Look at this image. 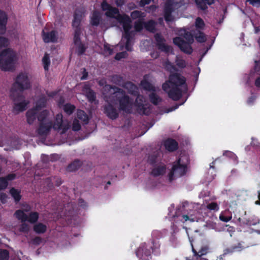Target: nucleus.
Listing matches in <instances>:
<instances>
[{
    "label": "nucleus",
    "instance_id": "nucleus-1",
    "mask_svg": "<svg viewBox=\"0 0 260 260\" xmlns=\"http://www.w3.org/2000/svg\"><path fill=\"white\" fill-rule=\"evenodd\" d=\"M103 94L107 102L104 106V112L110 119L115 120L119 116L118 110L110 102H118L119 104V110L126 113L131 112L132 104L130 98L123 89L116 86L106 84L103 87Z\"/></svg>",
    "mask_w": 260,
    "mask_h": 260
},
{
    "label": "nucleus",
    "instance_id": "nucleus-2",
    "mask_svg": "<svg viewBox=\"0 0 260 260\" xmlns=\"http://www.w3.org/2000/svg\"><path fill=\"white\" fill-rule=\"evenodd\" d=\"M101 8L103 11H105V15L107 17L106 19L110 20L109 21V23L115 24L116 25L117 22H119L122 25L124 32L121 41L125 44L126 50L131 51L132 40L134 33L132 30V21L129 17L125 14H120L117 8L113 7L106 1L102 3Z\"/></svg>",
    "mask_w": 260,
    "mask_h": 260
},
{
    "label": "nucleus",
    "instance_id": "nucleus-3",
    "mask_svg": "<svg viewBox=\"0 0 260 260\" xmlns=\"http://www.w3.org/2000/svg\"><path fill=\"white\" fill-rule=\"evenodd\" d=\"M30 87L31 84L27 74L22 72L19 73L15 79L10 94L14 102L13 111L16 114L26 109L29 102L25 99L23 91Z\"/></svg>",
    "mask_w": 260,
    "mask_h": 260
},
{
    "label": "nucleus",
    "instance_id": "nucleus-4",
    "mask_svg": "<svg viewBox=\"0 0 260 260\" xmlns=\"http://www.w3.org/2000/svg\"><path fill=\"white\" fill-rule=\"evenodd\" d=\"M162 88L174 101L180 99L188 90L185 78L178 73L171 75L169 81L162 84Z\"/></svg>",
    "mask_w": 260,
    "mask_h": 260
},
{
    "label": "nucleus",
    "instance_id": "nucleus-5",
    "mask_svg": "<svg viewBox=\"0 0 260 260\" xmlns=\"http://www.w3.org/2000/svg\"><path fill=\"white\" fill-rule=\"evenodd\" d=\"M52 127L54 129L61 130L60 132L61 134L66 133L68 129V127L64 125L63 124L62 114H58L56 115V119L53 125L52 122L40 123L39 127L37 129L38 134L42 137L46 136Z\"/></svg>",
    "mask_w": 260,
    "mask_h": 260
},
{
    "label": "nucleus",
    "instance_id": "nucleus-6",
    "mask_svg": "<svg viewBox=\"0 0 260 260\" xmlns=\"http://www.w3.org/2000/svg\"><path fill=\"white\" fill-rule=\"evenodd\" d=\"M183 38L186 41L181 37H177L173 39V43L177 45L182 52L186 54H190L193 51L191 44H192L194 41L193 37L191 32L185 31Z\"/></svg>",
    "mask_w": 260,
    "mask_h": 260
},
{
    "label": "nucleus",
    "instance_id": "nucleus-7",
    "mask_svg": "<svg viewBox=\"0 0 260 260\" xmlns=\"http://www.w3.org/2000/svg\"><path fill=\"white\" fill-rule=\"evenodd\" d=\"M184 4L183 1L176 2L174 0H167L164 7V18L167 22L173 21L172 13Z\"/></svg>",
    "mask_w": 260,
    "mask_h": 260
},
{
    "label": "nucleus",
    "instance_id": "nucleus-8",
    "mask_svg": "<svg viewBox=\"0 0 260 260\" xmlns=\"http://www.w3.org/2000/svg\"><path fill=\"white\" fill-rule=\"evenodd\" d=\"M110 20H107L103 18L102 14L98 11H94L90 18V24L93 26H99L102 29H107L110 27L115 26V24H110L109 21Z\"/></svg>",
    "mask_w": 260,
    "mask_h": 260
},
{
    "label": "nucleus",
    "instance_id": "nucleus-9",
    "mask_svg": "<svg viewBox=\"0 0 260 260\" xmlns=\"http://www.w3.org/2000/svg\"><path fill=\"white\" fill-rule=\"evenodd\" d=\"M181 158H180L177 160L176 164L173 166L171 171L168 175V180L170 182L186 174L187 172L186 165L181 164Z\"/></svg>",
    "mask_w": 260,
    "mask_h": 260
},
{
    "label": "nucleus",
    "instance_id": "nucleus-10",
    "mask_svg": "<svg viewBox=\"0 0 260 260\" xmlns=\"http://www.w3.org/2000/svg\"><path fill=\"white\" fill-rule=\"evenodd\" d=\"M81 32L79 28L75 29L74 30V43L76 47V52L79 56L84 54L86 50V47L81 42L80 37Z\"/></svg>",
    "mask_w": 260,
    "mask_h": 260
},
{
    "label": "nucleus",
    "instance_id": "nucleus-11",
    "mask_svg": "<svg viewBox=\"0 0 260 260\" xmlns=\"http://www.w3.org/2000/svg\"><path fill=\"white\" fill-rule=\"evenodd\" d=\"M156 41V45L157 48L162 52L168 53L172 51V48L166 44V40L160 34H156L154 35Z\"/></svg>",
    "mask_w": 260,
    "mask_h": 260
},
{
    "label": "nucleus",
    "instance_id": "nucleus-12",
    "mask_svg": "<svg viewBox=\"0 0 260 260\" xmlns=\"http://www.w3.org/2000/svg\"><path fill=\"white\" fill-rule=\"evenodd\" d=\"M161 158V152L159 150H157L148 154L147 162L152 166L159 165V164H162Z\"/></svg>",
    "mask_w": 260,
    "mask_h": 260
},
{
    "label": "nucleus",
    "instance_id": "nucleus-13",
    "mask_svg": "<svg viewBox=\"0 0 260 260\" xmlns=\"http://www.w3.org/2000/svg\"><path fill=\"white\" fill-rule=\"evenodd\" d=\"M42 37L44 42L46 43L50 42H56L58 39V34L55 30L46 32L44 30L42 31Z\"/></svg>",
    "mask_w": 260,
    "mask_h": 260
},
{
    "label": "nucleus",
    "instance_id": "nucleus-14",
    "mask_svg": "<svg viewBox=\"0 0 260 260\" xmlns=\"http://www.w3.org/2000/svg\"><path fill=\"white\" fill-rule=\"evenodd\" d=\"M151 174L154 177H158L164 175L166 171V165L162 164H159L156 166H152Z\"/></svg>",
    "mask_w": 260,
    "mask_h": 260
},
{
    "label": "nucleus",
    "instance_id": "nucleus-15",
    "mask_svg": "<svg viewBox=\"0 0 260 260\" xmlns=\"http://www.w3.org/2000/svg\"><path fill=\"white\" fill-rule=\"evenodd\" d=\"M121 86L123 88L126 89L129 94L133 95H138L139 94V88L133 83L128 81L123 83Z\"/></svg>",
    "mask_w": 260,
    "mask_h": 260
},
{
    "label": "nucleus",
    "instance_id": "nucleus-16",
    "mask_svg": "<svg viewBox=\"0 0 260 260\" xmlns=\"http://www.w3.org/2000/svg\"><path fill=\"white\" fill-rule=\"evenodd\" d=\"M197 7L198 9L206 12L208 6L215 3V0H194Z\"/></svg>",
    "mask_w": 260,
    "mask_h": 260
},
{
    "label": "nucleus",
    "instance_id": "nucleus-17",
    "mask_svg": "<svg viewBox=\"0 0 260 260\" xmlns=\"http://www.w3.org/2000/svg\"><path fill=\"white\" fill-rule=\"evenodd\" d=\"M82 18V12L79 10H76L74 15V20L72 22V26L75 29L79 28L81 31L79 27Z\"/></svg>",
    "mask_w": 260,
    "mask_h": 260
},
{
    "label": "nucleus",
    "instance_id": "nucleus-18",
    "mask_svg": "<svg viewBox=\"0 0 260 260\" xmlns=\"http://www.w3.org/2000/svg\"><path fill=\"white\" fill-rule=\"evenodd\" d=\"M8 17L6 13L0 10V35L4 34L6 30Z\"/></svg>",
    "mask_w": 260,
    "mask_h": 260
},
{
    "label": "nucleus",
    "instance_id": "nucleus-19",
    "mask_svg": "<svg viewBox=\"0 0 260 260\" xmlns=\"http://www.w3.org/2000/svg\"><path fill=\"white\" fill-rule=\"evenodd\" d=\"M39 111H37L35 109H31L28 110L26 113L27 123L31 125L36 120L37 117V114Z\"/></svg>",
    "mask_w": 260,
    "mask_h": 260
},
{
    "label": "nucleus",
    "instance_id": "nucleus-20",
    "mask_svg": "<svg viewBox=\"0 0 260 260\" xmlns=\"http://www.w3.org/2000/svg\"><path fill=\"white\" fill-rule=\"evenodd\" d=\"M15 177L16 175L14 174H10L5 177H0V190L5 189L7 187L8 180H13Z\"/></svg>",
    "mask_w": 260,
    "mask_h": 260
},
{
    "label": "nucleus",
    "instance_id": "nucleus-21",
    "mask_svg": "<svg viewBox=\"0 0 260 260\" xmlns=\"http://www.w3.org/2000/svg\"><path fill=\"white\" fill-rule=\"evenodd\" d=\"M164 145L166 149L171 152L174 151L178 148L177 142L172 139H168L166 140Z\"/></svg>",
    "mask_w": 260,
    "mask_h": 260
},
{
    "label": "nucleus",
    "instance_id": "nucleus-22",
    "mask_svg": "<svg viewBox=\"0 0 260 260\" xmlns=\"http://www.w3.org/2000/svg\"><path fill=\"white\" fill-rule=\"evenodd\" d=\"M136 254L137 257L145 259L144 256L148 257L151 255V251L150 250L147 249L144 246L139 247L136 251Z\"/></svg>",
    "mask_w": 260,
    "mask_h": 260
},
{
    "label": "nucleus",
    "instance_id": "nucleus-23",
    "mask_svg": "<svg viewBox=\"0 0 260 260\" xmlns=\"http://www.w3.org/2000/svg\"><path fill=\"white\" fill-rule=\"evenodd\" d=\"M47 100L46 96L44 95H41L39 99L37 101L36 106L33 108L36 109L38 111H40L42 108H44L46 106Z\"/></svg>",
    "mask_w": 260,
    "mask_h": 260
},
{
    "label": "nucleus",
    "instance_id": "nucleus-24",
    "mask_svg": "<svg viewBox=\"0 0 260 260\" xmlns=\"http://www.w3.org/2000/svg\"><path fill=\"white\" fill-rule=\"evenodd\" d=\"M82 162L79 159H75L68 165L67 170L68 172H74L78 170L82 166Z\"/></svg>",
    "mask_w": 260,
    "mask_h": 260
},
{
    "label": "nucleus",
    "instance_id": "nucleus-25",
    "mask_svg": "<svg viewBox=\"0 0 260 260\" xmlns=\"http://www.w3.org/2000/svg\"><path fill=\"white\" fill-rule=\"evenodd\" d=\"M243 249V246L240 243H238L237 245H233L230 248H228L224 250V252L223 253V255H225L226 254L230 253H232L235 251H241Z\"/></svg>",
    "mask_w": 260,
    "mask_h": 260
},
{
    "label": "nucleus",
    "instance_id": "nucleus-26",
    "mask_svg": "<svg viewBox=\"0 0 260 260\" xmlns=\"http://www.w3.org/2000/svg\"><path fill=\"white\" fill-rule=\"evenodd\" d=\"M48 112L47 110H43L39 115L37 114L38 121H39L40 123H47V122H52L51 120L48 118Z\"/></svg>",
    "mask_w": 260,
    "mask_h": 260
},
{
    "label": "nucleus",
    "instance_id": "nucleus-27",
    "mask_svg": "<svg viewBox=\"0 0 260 260\" xmlns=\"http://www.w3.org/2000/svg\"><path fill=\"white\" fill-rule=\"evenodd\" d=\"M77 117L78 119L81 120L84 124L88 122V117L85 112L82 110H78L77 112Z\"/></svg>",
    "mask_w": 260,
    "mask_h": 260
},
{
    "label": "nucleus",
    "instance_id": "nucleus-28",
    "mask_svg": "<svg viewBox=\"0 0 260 260\" xmlns=\"http://www.w3.org/2000/svg\"><path fill=\"white\" fill-rule=\"evenodd\" d=\"M46 230V226L42 223H38L34 226V230L37 234L44 233Z\"/></svg>",
    "mask_w": 260,
    "mask_h": 260
},
{
    "label": "nucleus",
    "instance_id": "nucleus-29",
    "mask_svg": "<svg viewBox=\"0 0 260 260\" xmlns=\"http://www.w3.org/2000/svg\"><path fill=\"white\" fill-rule=\"evenodd\" d=\"M260 223L259 219L256 218L255 216L245 219L243 224L250 226L255 225Z\"/></svg>",
    "mask_w": 260,
    "mask_h": 260
},
{
    "label": "nucleus",
    "instance_id": "nucleus-30",
    "mask_svg": "<svg viewBox=\"0 0 260 260\" xmlns=\"http://www.w3.org/2000/svg\"><path fill=\"white\" fill-rule=\"evenodd\" d=\"M15 215L16 218L20 220L22 222H25L28 219V215L25 214L24 211L22 210H17L15 213Z\"/></svg>",
    "mask_w": 260,
    "mask_h": 260
},
{
    "label": "nucleus",
    "instance_id": "nucleus-31",
    "mask_svg": "<svg viewBox=\"0 0 260 260\" xmlns=\"http://www.w3.org/2000/svg\"><path fill=\"white\" fill-rule=\"evenodd\" d=\"M10 193L16 202H18L21 200L20 191L18 189L12 188L10 189Z\"/></svg>",
    "mask_w": 260,
    "mask_h": 260
},
{
    "label": "nucleus",
    "instance_id": "nucleus-32",
    "mask_svg": "<svg viewBox=\"0 0 260 260\" xmlns=\"http://www.w3.org/2000/svg\"><path fill=\"white\" fill-rule=\"evenodd\" d=\"M149 99L150 102L155 105H157L161 101V98L154 92H152L149 94Z\"/></svg>",
    "mask_w": 260,
    "mask_h": 260
},
{
    "label": "nucleus",
    "instance_id": "nucleus-33",
    "mask_svg": "<svg viewBox=\"0 0 260 260\" xmlns=\"http://www.w3.org/2000/svg\"><path fill=\"white\" fill-rule=\"evenodd\" d=\"M141 85L142 87L146 90L155 91V87L147 81H142L141 82Z\"/></svg>",
    "mask_w": 260,
    "mask_h": 260
},
{
    "label": "nucleus",
    "instance_id": "nucleus-34",
    "mask_svg": "<svg viewBox=\"0 0 260 260\" xmlns=\"http://www.w3.org/2000/svg\"><path fill=\"white\" fill-rule=\"evenodd\" d=\"M28 217L27 220L31 223H34L37 222L38 219L39 214L37 212H31Z\"/></svg>",
    "mask_w": 260,
    "mask_h": 260
},
{
    "label": "nucleus",
    "instance_id": "nucleus-35",
    "mask_svg": "<svg viewBox=\"0 0 260 260\" xmlns=\"http://www.w3.org/2000/svg\"><path fill=\"white\" fill-rule=\"evenodd\" d=\"M146 29L151 32H154L155 30V22L153 20L147 22L145 24Z\"/></svg>",
    "mask_w": 260,
    "mask_h": 260
},
{
    "label": "nucleus",
    "instance_id": "nucleus-36",
    "mask_svg": "<svg viewBox=\"0 0 260 260\" xmlns=\"http://www.w3.org/2000/svg\"><path fill=\"white\" fill-rule=\"evenodd\" d=\"M86 94L87 99L90 102L92 103L95 101V93L92 90L89 89L86 91Z\"/></svg>",
    "mask_w": 260,
    "mask_h": 260
},
{
    "label": "nucleus",
    "instance_id": "nucleus-37",
    "mask_svg": "<svg viewBox=\"0 0 260 260\" xmlns=\"http://www.w3.org/2000/svg\"><path fill=\"white\" fill-rule=\"evenodd\" d=\"M182 218L184 220V221H187V220L190 222L198 221V218L193 214L183 215H182Z\"/></svg>",
    "mask_w": 260,
    "mask_h": 260
},
{
    "label": "nucleus",
    "instance_id": "nucleus-38",
    "mask_svg": "<svg viewBox=\"0 0 260 260\" xmlns=\"http://www.w3.org/2000/svg\"><path fill=\"white\" fill-rule=\"evenodd\" d=\"M75 109V107L70 104H67L63 107L64 112L69 115L73 113Z\"/></svg>",
    "mask_w": 260,
    "mask_h": 260
},
{
    "label": "nucleus",
    "instance_id": "nucleus-39",
    "mask_svg": "<svg viewBox=\"0 0 260 260\" xmlns=\"http://www.w3.org/2000/svg\"><path fill=\"white\" fill-rule=\"evenodd\" d=\"M137 98L135 101L136 105L140 108H143L144 106V98L142 95H141L139 93L138 95H135Z\"/></svg>",
    "mask_w": 260,
    "mask_h": 260
},
{
    "label": "nucleus",
    "instance_id": "nucleus-40",
    "mask_svg": "<svg viewBox=\"0 0 260 260\" xmlns=\"http://www.w3.org/2000/svg\"><path fill=\"white\" fill-rule=\"evenodd\" d=\"M205 25V23L201 18L197 17L196 18L195 21V26L197 29H203Z\"/></svg>",
    "mask_w": 260,
    "mask_h": 260
},
{
    "label": "nucleus",
    "instance_id": "nucleus-41",
    "mask_svg": "<svg viewBox=\"0 0 260 260\" xmlns=\"http://www.w3.org/2000/svg\"><path fill=\"white\" fill-rule=\"evenodd\" d=\"M195 38L197 41L200 43H203L206 41L204 34L200 31L195 35Z\"/></svg>",
    "mask_w": 260,
    "mask_h": 260
},
{
    "label": "nucleus",
    "instance_id": "nucleus-42",
    "mask_svg": "<svg viewBox=\"0 0 260 260\" xmlns=\"http://www.w3.org/2000/svg\"><path fill=\"white\" fill-rule=\"evenodd\" d=\"M176 65L181 68H184L186 67V62L181 57L177 56L176 58Z\"/></svg>",
    "mask_w": 260,
    "mask_h": 260
},
{
    "label": "nucleus",
    "instance_id": "nucleus-43",
    "mask_svg": "<svg viewBox=\"0 0 260 260\" xmlns=\"http://www.w3.org/2000/svg\"><path fill=\"white\" fill-rule=\"evenodd\" d=\"M81 124L79 123V121L78 119H75L73 120V124H72V129L74 131H78L81 128Z\"/></svg>",
    "mask_w": 260,
    "mask_h": 260
},
{
    "label": "nucleus",
    "instance_id": "nucleus-44",
    "mask_svg": "<svg viewBox=\"0 0 260 260\" xmlns=\"http://www.w3.org/2000/svg\"><path fill=\"white\" fill-rule=\"evenodd\" d=\"M209 246L208 245L202 247L201 249L199 251L198 255L199 257L205 255L208 252Z\"/></svg>",
    "mask_w": 260,
    "mask_h": 260
},
{
    "label": "nucleus",
    "instance_id": "nucleus-45",
    "mask_svg": "<svg viewBox=\"0 0 260 260\" xmlns=\"http://www.w3.org/2000/svg\"><path fill=\"white\" fill-rule=\"evenodd\" d=\"M9 253L7 250H0V260H8Z\"/></svg>",
    "mask_w": 260,
    "mask_h": 260
},
{
    "label": "nucleus",
    "instance_id": "nucleus-46",
    "mask_svg": "<svg viewBox=\"0 0 260 260\" xmlns=\"http://www.w3.org/2000/svg\"><path fill=\"white\" fill-rule=\"evenodd\" d=\"M142 14L143 13L141 11L135 10L131 13V16L133 19H136L142 17Z\"/></svg>",
    "mask_w": 260,
    "mask_h": 260
},
{
    "label": "nucleus",
    "instance_id": "nucleus-47",
    "mask_svg": "<svg viewBox=\"0 0 260 260\" xmlns=\"http://www.w3.org/2000/svg\"><path fill=\"white\" fill-rule=\"evenodd\" d=\"M29 230V225L25 222H22L19 228V231L23 233H27Z\"/></svg>",
    "mask_w": 260,
    "mask_h": 260
},
{
    "label": "nucleus",
    "instance_id": "nucleus-48",
    "mask_svg": "<svg viewBox=\"0 0 260 260\" xmlns=\"http://www.w3.org/2000/svg\"><path fill=\"white\" fill-rule=\"evenodd\" d=\"M43 62L44 63V68L45 70H48V67L50 64L49 58L47 54H45L43 58Z\"/></svg>",
    "mask_w": 260,
    "mask_h": 260
},
{
    "label": "nucleus",
    "instance_id": "nucleus-49",
    "mask_svg": "<svg viewBox=\"0 0 260 260\" xmlns=\"http://www.w3.org/2000/svg\"><path fill=\"white\" fill-rule=\"evenodd\" d=\"M207 207L208 209L211 210L217 211L219 209L218 205L216 203H214V202L208 204L207 205Z\"/></svg>",
    "mask_w": 260,
    "mask_h": 260
},
{
    "label": "nucleus",
    "instance_id": "nucleus-50",
    "mask_svg": "<svg viewBox=\"0 0 260 260\" xmlns=\"http://www.w3.org/2000/svg\"><path fill=\"white\" fill-rule=\"evenodd\" d=\"M247 2L253 7H260V0H247Z\"/></svg>",
    "mask_w": 260,
    "mask_h": 260
},
{
    "label": "nucleus",
    "instance_id": "nucleus-51",
    "mask_svg": "<svg viewBox=\"0 0 260 260\" xmlns=\"http://www.w3.org/2000/svg\"><path fill=\"white\" fill-rule=\"evenodd\" d=\"M104 51L106 53L109 55L113 53V49L111 48L110 45L108 44H105L104 46Z\"/></svg>",
    "mask_w": 260,
    "mask_h": 260
},
{
    "label": "nucleus",
    "instance_id": "nucleus-52",
    "mask_svg": "<svg viewBox=\"0 0 260 260\" xmlns=\"http://www.w3.org/2000/svg\"><path fill=\"white\" fill-rule=\"evenodd\" d=\"M223 155L230 158H234L236 159H237V156L235 155V154L233 152L230 151H225L223 152Z\"/></svg>",
    "mask_w": 260,
    "mask_h": 260
},
{
    "label": "nucleus",
    "instance_id": "nucleus-53",
    "mask_svg": "<svg viewBox=\"0 0 260 260\" xmlns=\"http://www.w3.org/2000/svg\"><path fill=\"white\" fill-rule=\"evenodd\" d=\"M42 241V239L40 237H36L32 239V243L35 245H39Z\"/></svg>",
    "mask_w": 260,
    "mask_h": 260
},
{
    "label": "nucleus",
    "instance_id": "nucleus-54",
    "mask_svg": "<svg viewBox=\"0 0 260 260\" xmlns=\"http://www.w3.org/2000/svg\"><path fill=\"white\" fill-rule=\"evenodd\" d=\"M117 7H121L125 4V0H114Z\"/></svg>",
    "mask_w": 260,
    "mask_h": 260
},
{
    "label": "nucleus",
    "instance_id": "nucleus-55",
    "mask_svg": "<svg viewBox=\"0 0 260 260\" xmlns=\"http://www.w3.org/2000/svg\"><path fill=\"white\" fill-rule=\"evenodd\" d=\"M232 218V217H226L223 215H220L219 217V219L220 220L224 221V222H228L230 221Z\"/></svg>",
    "mask_w": 260,
    "mask_h": 260
},
{
    "label": "nucleus",
    "instance_id": "nucleus-56",
    "mask_svg": "<svg viewBox=\"0 0 260 260\" xmlns=\"http://www.w3.org/2000/svg\"><path fill=\"white\" fill-rule=\"evenodd\" d=\"M78 204L80 206L85 208L87 207L86 203L82 199H79Z\"/></svg>",
    "mask_w": 260,
    "mask_h": 260
},
{
    "label": "nucleus",
    "instance_id": "nucleus-57",
    "mask_svg": "<svg viewBox=\"0 0 260 260\" xmlns=\"http://www.w3.org/2000/svg\"><path fill=\"white\" fill-rule=\"evenodd\" d=\"M135 28L137 31H140L143 28L142 24L140 23H136Z\"/></svg>",
    "mask_w": 260,
    "mask_h": 260
},
{
    "label": "nucleus",
    "instance_id": "nucleus-58",
    "mask_svg": "<svg viewBox=\"0 0 260 260\" xmlns=\"http://www.w3.org/2000/svg\"><path fill=\"white\" fill-rule=\"evenodd\" d=\"M189 239L190 242L191 243V247H192V252H193V253L194 254V255L196 256V257H197L198 256V252L193 248V244H192V241H193V240L191 239V238L190 237H189Z\"/></svg>",
    "mask_w": 260,
    "mask_h": 260
},
{
    "label": "nucleus",
    "instance_id": "nucleus-59",
    "mask_svg": "<svg viewBox=\"0 0 260 260\" xmlns=\"http://www.w3.org/2000/svg\"><path fill=\"white\" fill-rule=\"evenodd\" d=\"M256 99V96L252 95L249 97L247 100V103L248 104H252L254 102V100Z\"/></svg>",
    "mask_w": 260,
    "mask_h": 260
},
{
    "label": "nucleus",
    "instance_id": "nucleus-60",
    "mask_svg": "<svg viewBox=\"0 0 260 260\" xmlns=\"http://www.w3.org/2000/svg\"><path fill=\"white\" fill-rule=\"evenodd\" d=\"M83 76L81 77V80H85L87 79L88 76V73L86 71L85 69H83Z\"/></svg>",
    "mask_w": 260,
    "mask_h": 260
},
{
    "label": "nucleus",
    "instance_id": "nucleus-61",
    "mask_svg": "<svg viewBox=\"0 0 260 260\" xmlns=\"http://www.w3.org/2000/svg\"><path fill=\"white\" fill-rule=\"evenodd\" d=\"M121 80V77L117 75H114L112 77V80L114 83H117L116 81H120Z\"/></svg>",
    "mask_w": 260,
    "mask_h": 260
},
{
    "label": "nucleus",
    "instance_id": "nucleus-62",
    "mask_svg": "<svg viewBox=\"0 0 260 260\" xmlns=\"http://www.w3.org/2000/svg\"><path fill=\"white\" fill-rule=\"evenodd\" d=\"M152 0H141L140 4L141 6H145L146 5L149 4Z\"/></svg>",
    "mask_w": 260,
    "mask_h": 260
},
{
    "label": "nucleus",
    "instance_id": "nucleus-63",
    "mask_svg": "<svg viewBox=\"0 0 260 260\" xmlns=\"http://www.w3.org/2000/svg\"><path fill=\"white\" fill-rule=\"evenodd\" d=\"M6 199H7V195L5 193L1 194L0 199L3 203H5Z\"/></svg>",
    "mask_w": 260,
    "mask_h": 260
},
{
    "label": "nucleus",
    "instance_id": "nucleus-64",
    "mask_svg": "<svg viewBox=\"0 0 260 260\" xmlns=\"http://www.w3.org/2000/svg\"><path fill=\"white\" fill-rule=\"evenodd\" d=\"M255 85L257 87H260V77H258L255 81Z\"/></svg>",
    "mask_w": 260,
    "mask_h": 260
}]
</instances>
